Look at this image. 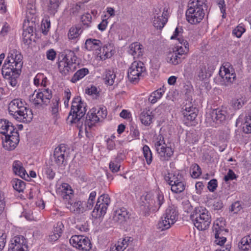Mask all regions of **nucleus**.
Here are the masks:
<instances>
[{"instance_id":"1","label":"nucleus","mask_w":251,"mask_h":251,"mask_svg":"<svg viewBox=\"0 0 251 251\" xmlns=\"http://www.w3.org/2000/svg\"><path fill=\"white\" fill-rule=\"evenodd\" d=\"M23 55L16 49L11 50L2 68L1 73L8 84L13 87L17 86L18 79L23 67Z\"/></svg>"},{"instance_id":"2","label":"nucleus","mask_w":251,"mask_h":251,"mask_svg":"<svg viewBox=\"0 0 251 251\" xmlns=\"http://www.w3.org/2000/svg\"><path fill=\"white\" fill-rule=\"evenodd\" d=\"M207 0H190L186 11V19L191 25L200 23L207 11Z\"/></svg>"},{"instance_id":"3","label":"nucleus","mask_w":251,"mask_h":251,"mask_svg":"<svg viewBox=\"0 0 251 251\" xmlns=\"http://www.w3.org/2000/svg\"><path fill=\"white\" fill-rule=\"evenodd\" d=\"M25 102L20 99L12 100L8 104L9 114L17 121L29 123L33 118L31 110L25 106Z\"/></svg>"},{"instance_id":"4","label":"nucleus","mask_w":251,"mask_h":251,"mask_svg":"<svg viewBox=\"0 0 251 251\" xmlns=\"http://www.w3.org/2000/svg\"><path fill=\"white\" fill-rule=\"evenodd\" d=\"M62 59L58 62V67L60 73L63 75H67L76 70L77 59L74 51L66 50L63 52Z\"/></svg>"},{"instance_id":"5","label":"nucleus","mask_w":251,"mask_h":251,"mask_svg":"<svg viewBox=\"0 0 251 251\" xmlns=\"http://www.w3.org/2000/svg\"><path fill=\"white\" fill-rule=\"evenodd\" d=\"M195 226L199 230L207 229L211 223V216L205 208L196 210L191 216Z\"/></svg>"},{"instance_id":"6","label":"nucleus","mask_w":251,"mask_h":251,"mask_svg":"<svg viewBox=\"0 0 251 251\" xmlns=\"http://www.w3.org/2000/svg\"><path fill=\"white\" fill-rule=\"evenodd\" d=\"M178 211L174 205H169L158 223V227L161 230L169 229L178 219Z\"/></svg>"},{"instance_id":"7","label":"nucleus","mask_w":251,"mask_h":251,"mask_svg":"<svg viewBox=\"0 0 251 251\" xmlns=\"http://www.w3.org/2000/svg\"><path fill=\"white\" fill-rule=\"evenodd\" d=\"M170 13V7L166 4H160L155 7L153 10V26L157 29L163 28L168 22Z\"/></svg>"},{"instance_id":"8","label":"nucleus","mask_w":251,"mask_h":251,"mask_svg":"<svg viewBox=\"0 0 251 251\" xmlns=\"http://www.w3.org/2000/svg\"><path fill=\"white\" fill-rule=\"evenodd\" d=\"M85 107V104L81 101L80 97L74 98L68 118L71 123H76L81 119L86 112Z\"/></svg>"},{"instance_id":"9","label":"nucleus","mask_w":251,"mask_h":251,"mask_svg":"<svg viewBox=\"0 0 251 251\" xmlns=\"http://www.w3.org/2000/svg\"><path fill=\"white\" fill-rule=\"evenodd\" d=\"M164 179L171 186V191L174 193H180L185 189V178L182 175L179 173H168L165 176Z\"/></svg>"},{"instance_id":"10","label":"nucleus","mask_w":251,"mask_h":251,"mask_svg":"<svg viewBox=\"0 0 251 251\" xmlns=\"http://www.w3.org/2000/svg\"><path fill=\"white\" fill-rule=\"evenodd\" d=\"M52 98L51 91L49 88H42L35 90L33 94L29 96L30 101L38 107L47 106Z\"/></svg>"},{"instance_id":"11","label":"nucleus","mask_w":251,"mask_h":251,"mask_svg":"<svg viewBox=\"0 0 251 251\" xmlns=\"http://www.w3.org/2000/svg\"><path fill=\"white\" fill-rule=\"evenodd\" d=\"M107 114L105 107L93 108L87 113L84 123L86 129L91 128L96 123L105 118Z\"/></svg>"},{"instance_id":"12","label":"nucleus","mask_w":251,"mask_h":251,"mask_svg":"<svg viewBox=\"0 0 251 251\" xmlns=\"http://www.w3.org/2000/svg\"><path fill=\"white\" fill-rule=\"evenodd\" d=\"M70 149L65 144H60L55 148L52 159L58 167H64L68 164Z\"/></svg>"},{"instance_id":"13","label":"nucleus","mask_w":251,"mask_h":251,"mask_svg":"<svg viewBox=\"0 0 251 251\" xmlns=\"http://www.w3.org/2000/svg\"><path fill=\"white\" fill-rule=\"evenodd\" d=\"M145 71L146 68L142 62H133L128 70L127 77L129 81L132 83H137Z\"/></svg>"},{"instance_id":"14","label":"nucleus","mask_w":251,"mask_h":251,"mask_svg":"<svg viewBox=\"0 0 251 251\" xmlns=\"http://www.w3.org/2000/svg\"><path fill=\"white\" fill-rule=\"evenodd\" d=\"M154 146L157 152L160 155L161 160H168L173 155L174 151L171 147L167 146L165 143L164 137L161 134H159L158 136Z\"/></svg>"},{"instance_id":"15","label":"nucleus","mask_w":251,"mask_h":251,"mask_svg":"<svg viewBox=\"0 0 251 251\" xmlns=\"http://www.w3.org/2000/svg\"><path fill=\"white\" fill-rule=\"evenodd\" d=\"M70 244L81 251H89L92 248L90 240L82 235H73L70 239Z\"/></svg>"},{"instance_id":"16","label":"nucleus","mask_w":251,"mask_h":251,"mask_svg":"<svg viewBox=\"0 0 251 251\" xmlns=\"http://www.w3.org/2000/svg\"><path fill=\"white\" fill-rule=\"evenodd\" d=\"M3 147L8 151L14 150L19 142V135L18 131L10 134H6L4 138L2 139Z\"/></svg>"},{"instance_id":"17","label":"nucleus","mask_w":251,"mask_h":251,"mask_svg":"<svg viewBox=\"0 0 251 251\" xmlns=\"http://www.w3.org/2000/svg\"><path fill=\"white\" fill-rule=\"evenodd\" d=\"M27 249V241L22 235L16 236L11 240L8 251H26Z\"/></svg>"},{"instance_id":"18","label":"nucleus","mask_w":251,"mask_h":251,"mask_svg":"<svg viewBox=\"0 0 251 251\" xmlns=\"http://www.w3.org/2000/svg\"><path fill=\"white\" fill-rule=\"evenodd\" d=\"M227 111L223 109H213L207 116L208 120L211 119V121L215 123L216 125H219L225 122L227 118Z\"/></svg>"},{"instance_id":"19","label":"nucleus","mask_w":251,"mask_h":251,"mask_svg":"<svg viewBox=\"0 0 251 251\" xmlns=\"http://www.w3.org/2000/svg\"><path fill=\"white\" fill-rule=\"evenodd\" d=\"M215 67L209 63H202L197 70V76L199 80H203L209 78L212 75Z\"/></svg>"},{"instance_id":"20","label":"nucleus","mask_w":251,"mask_h":251,"mask_svg":"<svg viewBox=\"0 0 251 251\" xmlns=\"http://www.w3.org/2000/svg\"><path fill=\"white\" fill-rule=\"evenodd\" d=\"M146 200L149 201L151 205L153 206V210L158 211L165 201L163 194L159 191L156 192L155 194L152 197L150 194L146 196Z\"/></svg>"},{"instance_id":"21","label":"nucleus","mask_w":251,"mask_h":251,"mask_svg":"<svg viewBox=\"0 0 251 251\" xmlns=\"http://www.w3.org/2000/svg\"><path fill=\"white\" fill-rule=\"evenodd\" d=\"M219 74L221 78L222 84L225 86L230 85L236 78V75L234 73H230L229 69L225 67L221 68Z\"/></svg>"},{"instance_id":"22","label":"nucleus","mask_w":251,"mask_h":251,"mask_svg":"<svg viewBox=\"0 0 251 251\" xmlns=\"http://www.w3.org/2000/svg\"><path fill=\"white\" fill-rule=\"evenodd\" d=\"M182 114L184 116V120L188 121H193L197 117L198 109L191 104L185 105L182 108Z\"/></svg>"},{"instance_id":"23","label":"nucleus","mask_w":251,"mask_h":251,"mask_svg":"<svg viewBox=\"0 0 251 251\" xmlns=\"http://www.w3.org/2000/svg\"><path fill=\"white\" fill-rule=\"evenodd\" d=\"M213 231H215V242L220 246H222L226 241V238L223 236L222 232H224V228L222 226H220L218 222L214 223Z\"/></svg>"},{"instance_id":"24","label":"nucleus","mask_w":251,"mask_h":251,"mask_svg":"<svg viewBox=\"0 0 251 251\" xmlns=\"http://www.w3.org/2000/svg\"><path fill=\"white\" fill-rule=\"evenodd\" d=\"M129 217L126 209L125 207H121L115 211L113 220L116 222L123 224L129 218Z\"/></svg>"},{"instance_id":"25","label":"nucleus","mask_w":251,"mask_h":251,"mask_svg":"<svg viewBox=\"0 0 251 251\" xmlns=\"http://www.w3.org/2000/svg\"><path fill=\"white\" fill-rule=\"evenodd\" d=\"M102 44L99 40L88 39L86 40L85 47L88 50H95L98 53H101Z\"/></svg>"},{"instance_id":"26","label":"nucleus","mask_w":251,"mask_h":251,"mask_svg":"<svg viewBox=\"0 0 251 251\" xmlns=\"http://www.w3.org/2000/svg\"><path fill=\"white\" fill-rule=\"evenodd\" d=\"M84 204L81 201H74L72 200L66 203V207L75 213H83L85 211Z\"/></svg>"},{"instance_id":"27","label":"nucleus","mask_w":251,"mask_h":251,"mask_svg":"<svg viewBox=\"0 0 251 251\" xmlns=\"http://www.w3.org/2000/svg\"><path fill=\"white\" fill-rule=\"evenodd\" d=\"M14 131H17L13 126L11 123L4 119L0 120V134L4 135L10 134L14 132Z\"/></svg>"},{"instance_id":"28","label":"nucleus","mask_w":251,"mask_h":251,"mask_svg":"<svg viewBox=\"0 0 251 251\" xmlns=\"http://www.w3.org/2000/svg\"><path fill=\"white\" fill-rule=\"evenodd\" d=\"M12 170L15 175L19 176L22 178H25L26 176H28L22 163L19 160H15L13 162Z\"/></svg>"},{"instance_id":"29","label":"nucleus","mask_w":251,"mask_h":251,"mask_svg":"<svg viewBox=\"0 0 251 251\" xmlns=\"http://www.w3.org/2000/svg\"><path fill=\"white\" fill-rule=\"evenodd\" d=\"M128 53L133 56L134 58H138L143 55L142 45L138 42L132 43L129 47Z\"/></svg>"},{"instance_id":"30","label":"nucleus","mask_w":251,"mask_h":251,"mask_svg":"<svg viewBox=\"0 0 251 251\" xmlns=\"http://www.w3.org/2000/svg\"><path fill=\"white\" fill-rule=\"evenodd\" d=\"M178 41L184 47H183L182 46H177L173 50H175L176 53L180 57V58L182 60L183 58V56L189 50L188 43L187 41L185 40L183 38H178Z\"/></svg>"},{"instance_id":"31","label":"nucleus","mask_w":251,"mask_h":251,"mask_svg":"<svg viewBox=\"0 0 251 251\" xmlns=\"http://www.w3.org/2000/svg\"><path fill=\"white\" fill-rule=\"evenodd\" d=\"M114 52L113 46L110 44H107L103 47L100 57L102 60H105L110 58Z\"/></svg>"},{"instance_id":"32","label":"nucleus","mask_w":251,"mask_h":251,"mask_svg":"<svg viewBox=\"0 0 251 251\" xmlns=\"http://www.w3.org/2000/svg\"><path fill=\"white\" fill-rule=\"evenodd\" d=\"M165 90L166 88L164 86L155 90L150 95L148 99L149 101L152 104L155 103L162 97Z\"/></svg>"},{"instance_id":"33","label":"nucleus","mask_w":251,"mask_h":251,"mask_svg":"<svg viewBox=\"0 0 251 251\" xmlns=\"http://www.w3.org/2000/svg\"><path fill=\"white\" fill-rule=\"evenodd\" d=\"M166 60L168 63L171 64L176 65L181 63L182 60L173 50L172 51H170L167 53Z\"/></svg>"},{"instance_id":"34","label":"nucleus","mask_w":251,"mask_h":251,"mask_svg":"<svg viewBox=\"0 0 251 251\" xmlns=\"http://www.w3.org/2000/svg\"><path fill=\"white\" fill-rule=\"evenodd\" d=\"M238 247L243 251H248L251 249V236L248 235L242 238L238 243Z\"/></svg>"},{"instance_id":"35","label":"nucleus","mask_w":251,"mask_h":251,"mask_svg":"<svg viewBox=\"0 0 251 251\" xmlns=\"http://www.w3.org/2000/svg\"><path fill=\"white\" fill-rule=\"evenodd\" d=\"M108 206L96 203L93 211V216L96 218L103 216L106 213Z\"/></svg>"},{"instance_id":"36","label":"nucleus","mask_w":251,"mask_h":251,"mask_svg":"<svg viewBox=\"0 0 251 251\" xmlns=\"http://www.w3.org/2000/svg\"><path fill=\"white\" fill-rule=\"evenodd\" d=\"M116 78V75L113 71H106L103 75V80L105 84L109 86L112 85Z\"/></svg>"},{"instance_id":"37","label":"nucleus","mask_w":251,"mask_h":251,"mask_svg":"<svg viewBox=\"0 0 251 251\" xmlns=\"http://www.w3.org/2000/svg\"><path fill=\"white\" fill-rule=\"evenodd\" d=\"M89 73L88 69L83 68L77 70L72 76L71 81L75 83L83 78Z\"/></svg>"},{"instance_id":"38","label":"nucleus","mask_w":251,"mask_h":251,"mask_svg":"<svg viewBox=\"0 0 251 251\" xmlns=\"http://www.w3.org/2000/svg\"><path fill=\"white\" fill-rule=\"evenodd\" d=\"M143 204L140 206L141 212L142 214L145 216H148L151 213L155 212L156 211V210H153V206L151 205L149 201H147L145 199V201L143 202Z\"/></svg>"},{"instance_id":"39","label":"nucleus","mask_w":251,"mask_h":251,"mask_svg":"<svg viewBox=\"0 0 251 251\" xmlns=\"http://www.w3.org/2000/svg\"><path fill=\"white\" fill-rule=\"evenodd\" d=\"M152 115L150 111H143L140 114V119L141 123L146 125L149 126L152 123Z\"/></svg>"},{"instance_id":"40","label":"nucleus","mask_w":251,"mask_h":251,"mask_svg":"<svg viewBox=\"0 0 251 251\" xmlns=\"http://www.w3.org/2000/svg\"><path fill=\"white\" fill-rule=\"evenodd\" d=\"M13 188L19 192H23L25 188V182L19 179L14 178L11 181Z\"/></svg>"},{"instance_id":"41","label":"nucleus","mask_w":251,"mask_h":251,"mask_svg":"<svg viewBox=\"0 0 251 251\" xmlns=\"http://www.w3.org/2000/svg\"><path fill=\"white\" fill-rule=\"evenodd\" d=\"M82 31L80 26L72 27L69 31L68 38L71 40L77 38L79 36Z\"/></svg>"},{"instance_id":"42","label":"nucleus","mask_w":251,"mask_h":251,"mask_svg":"<svg viewBox=\"0 0 251 251\" xmlns=\"http://www.w3.org/2000/svg\"><path fill=\"white\" fill-rule=\"evenodd\" d=\"M82 28L85 29L91 26L92 16L90 13H87L81 16Z\"/></svg>"},{"instance_id":"43","label":"nucleus","mask_w":251,"mask_h":251,"mask_svg":"<svg viewBox=\"0 0 251 251\" xmlns=\"http://www.w3.org/2000/svg\"><path fill=\"white\" fill-rule=\"evenodd\" d=\"M143 151L147 163L148 165H150L152 161V155L150 148L147 145L144 146Z\"/></svg>"},{"instance_id":"44","label":"nucleus","mask_w":251,"mask_h":251,"mask_svg":"<svg viewBox=\"0 0 251 251\" xmlns=\"http://www.w3.org/2000/svg\"><path fill=\"white\" fill-rule=\"evenodd\" d=\"M96 196V192L95 191H92L91 192L87 202L84 203L85 205V210L87 209L90 210L94 206Z\"/></svg>"},{"instance_id":"45","label":"nucleus","mask_w":251,"mask_h":251,"mask_svg":"<svg viewBox=\"0 0 251 251\" xmlns=\"http://www.w3.org/2000/svg\"><path fill=\"white\" fill-rule=\"evenodd\" d=\"M190 173L193 178H197L199 177L201 174V170L200 167L197 164L193 165L191 168Z\"/></svg>"},{"instance_id":"46","label":"nucleus","mask_w":251,"mask_h":251,"mask_svg":"<svg viewBox=\"0 0 251 251\" xmlns=\"http://www.w3.org/2000/svg\"><path fill=\"white\" fill-rule=\"evenodd\" d=\"M60 0H50L48 10L50 13H54L60 4Z\"/></svg>"},{"instance_id":"47","label":"nucleus","mask_w":251,"mask_h":251,"mask_svg":"<svg viewBox=\"0 0 251 251\" xmlns=\"http://www.w3.org/2000/svg\"><path fill=\"white\" fill-rule=\"evenodd\" d=\"M243 129L244 132L246 133H250L251 132V116L248 115L246 117Z\"/></svg>"},{"instance_id":"48","label":"nucleus","mask_w":251,"mask_h":251,"mask_svg":"<svg viewBox=\"0 0 251 251\" xmlns=\"http://www.w3.org/2000/svg\"><path fill=\"white\" fill-rule=\"evenodd\" d=\"M97 202L100 204L108 206L110 203V199L108 195L103 194L99 197Z\"/></svg>"},{"instance_id":"49","label":"nucleus","mask_w":251,"mask_h":251,"mask_svg":"<svg viewBox=\"0 0 251 251\" xmlns=\"http://www.w3.org/2000/svg\"><path fill=\"white\" fill-rule=\"evenodd\" d=\"M44 172L45 174L47 176L48 178L50 180H52L54 178L55 175V173L53 171V169L51 166L47 165L44 169Z\"/></svg>"},{"instance_id":"50","label":"nucleus","mask_w":251,"mask_h":251,"mask_svg":"<svg viewBox=\"0 0 251 251\" xmlns=\"http://www.w3.org/2000/svg\"><path fill=\"white\" fill-rule=\"evenodd\" d=\"M244 104V100L242 98L234 99L232 100V106L234 109H240Z\"/></svg>"},{"instance_id":"51","label":"nucleus","mask_w":251,"mask_h":251,"mask_svg":"<svg viewBox=\"0 0 251 251\" xmlns=\"http://www.w3.org/2000/svg\"><path fill=\"white\" fill-rule=\"evenodd\" d=\"M245 31V29L242 25H238L233 30L232 34L238 38H240Z\"/></svg>"},{"instance_id":"52","label":"nucleus","mask_w":251,"mask_h":251,"mask_svg":"<svg viewBox=\"0 0 251 251\" xmlns=\"http://www.w3.org/2000/svg\"><path fill=\"white\" fill-rule=\"evenodd\" d=\"M50 27V21L47 19L43 20L41 25L42 33L44 35H47Z\"/></svg>"},{"instance_id":"53","label":"nucleus","mask_w":251,"mask_h":251,"mask_svg":"<svg viewBox=\"0 0 251 251\" xmlns=\"http://www.w3.org/2000/svg\"><path fill=\"white\" fill-rule=\"evenodd\" d=\"M59 99L58 98L53 99L52 100L51 112L53 115L56 114L58 112V103Z\"/></svg>"},{"instance_id":"54","label":"nucleus","mask_w":251,"mask_h":251,"mask_svg":"<svg viewBox=\"0 0 251 251\" xmlns=\"http://www.w3.org/2000/svg\"><path fill=\"white\" fill-rule=\"evenodd\" d=\"M120 165L119 162L115 160L111 161L109 163V169L113 173H116L119 171Z\"/></svg>"},{"instance_id":"55","label":"nucleus","mask_w":251,"mask_h":251,"mask_svg":"<svg viewBox=\"0 0 251 251\" xmlns=\"http://www.w3.org/2000/svg\"><path fill=\"white\" fill-rule=\"evenodd\" d=\"M64 229V225L61 222H58L54 226L52 232L58 233L61 236Z\"/></svg>"},{"instance_id":"56","label":"nucleus","mask_w":251,"mask_h":251,"mask_svg":"<svg viewBox=\"0 0 251 251\" xmlns=\"http://www.w3.org/2000/svg\"><path fill=\"white\" fill-rule=\"evenodd\" d=\"M236 178V176L234 172L232 170L229 169L227 174L224 176V179L226 182L229 180L235 179Z\"/></svg>"},{"instance_id":"57","label":"nucleus","mask_w":251,"mask_h":251,"mask_svg":"<svg viewBox=\"0 0 251 251\" xmlns=\"http://www.w3.org/2000/svg\"><path fill=\"white\" fill-rule=\"evenodd\" d=\"M217 187V181L215 179L210 180L208 183L207 188L210 192H214Z\"/></svg>"},{"instance_id":"58","label":"nucleus","mask_w":251,"mask_h":251,"mask_svg":"<svg viewBox=\"0 0 251 251\" xmlns=\"http://www.w3.org/2000/svg\"><path fill=\"white\" fill-rule=\"evenodd\" d=\"M62 194H64L63 196L64 199H66L68 201L72 200L71 198L73 196V191L72 189L62 191Z\"/></svg>"},{"instance_id":"59","label":"nucleus","mask_w":251,"mask_h":251,"mask_svg":"<svg viewBox=\"0 0 251 251\" xmlns=\"http://www.w3.org/2000/svg\"><path fill=\"white\" fill-rule=\"evenodd\" d=\"M56 55V53L53 49H50L46 52L47 58L48 60L53 61Z\"/></svg>"},{"instance_id":"60","label":"nucleus","mask_w":251,"mask_h":251,"mask_svg":"<svg viewBox=\"0 0 251 251\" xmlns=\"http://www.w3.org/2000/svg\"><path fill=\"white\" fill-rule=\"evenodd\" d=\"M183 31V29L181 27H176L175 31L174 32L173 35L171 37V39H177L178 40V38H181L180 37V34H181Z\"/></svg>"},{"instance_id":"61","label":"nucleus","mask_w":251,"mask_h":251,"mask_svg":"<svg viewBox=\"0 0 251 251\" xmlns=\"http://www.w3.org/2000/svg\"><path fill=\"white\" fill-rule=\"evenodd\" d=\"M0 234V251H1L5 245L6 235L2 232Z\"/></svg>"},{"instance_id":"62","label":"nucleus","mask_w":251,"mask_h":251,"mask_svg":"<svg viewBox=\"0 0 251 251\" xmlns=\"http://www.w3.org/2000/svg\"><path fill=\"white\" fill-rule=\"evenodd\" d=\"M241 209L239 201H237L231 205L230 210L234 213H237Z\"/></svg>"},{"instance_id":"63","label":"nucleus","mask_w":251,"mask_h":251,"mask_svg":"<svg viewBox=\"0 0 251 251\" xmlns=\"http://www.w3.org/2000/svg\"><path fill=\"white\" fill-rule=\"evenodd\" d=\"M125 249V246H123L120 241H118L116 244L111 248L110 251H123Z\"/></svg>"},{"instance_id":"64","label":"nucleus","mask_w":251,"mask_h":251,"mask_svg":"<svg viewBox=\"0 0 251 251\" xmlns=\"http://www.w3.org/2000/svg\"><path fill=\"white\" fill-rule=\"evenodd\" d=\"M85 93L89 95L96 94L98 93V90L95 86H91L90 88H87L85 89Z\"/></svg>"}]
</instances>
